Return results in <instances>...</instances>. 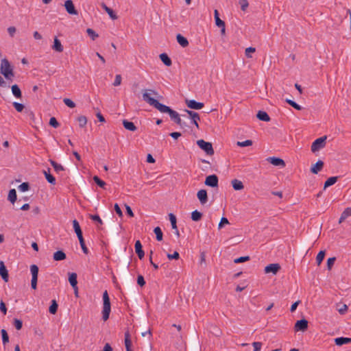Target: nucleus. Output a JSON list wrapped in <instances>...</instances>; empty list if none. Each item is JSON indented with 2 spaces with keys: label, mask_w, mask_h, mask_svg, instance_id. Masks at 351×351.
<instances>
[{
  "label": "nucleus",
  "mask_w": 351,
  "mask_h": 351,
  "mask_svg": "<svg viewBox=\"0 0 351 351\" xmlns=\"http://www.w3.org/2000/svg\"><path fill=\"white\" fill-rule=\"evenodd\" d=\"M197 145L199 148L204 150L207 155L213 156L215 152L211 143L200 139L197 141Z\"/></svg>",
  "instance_id": "nucleus-5"
},
{
  "label": "nucleus",
  "mask_w": 351,
  "mask_h": 351,
  "mask_svg": "<svg viewBox=\"0 0 351 351\" xmlns=\"http://www.w3.org/2000/svg\"><path fill=\"white\" fill-rule=\"evenodd\" d=\"M63 101L66 106L71 108H73L75 107V104L69 98H64L63 99Z\"/></svg>",
  "instance_id": "nucleus-48"
},
{
  "label": "nucleus",
  "mask_w": 351,
  "mask_h": 351,
  "mask_svg": "<svg viewBox=\"0 0 351 351\" xmlns=\"http://www.w3.org/2000/svg\"><path fill=\"white\" fill-rule=\"evenodd\" d=\"M197 196L202 205L205 204L208 202V195L205 189L199 190L197 193Z\"/></svg>",
  "instance_id": "nucleus-13"
},
{
  "label": "nucleus",
  "mask_w": 351,
  "mask_h": 351,
  "mask_svg": "<svg viewBox=\"0 0 351 351\" xmlns=\"http://www.w3.org/2000/svg\"><path fill=\"white\" fill-rule=\"evenodd\" d=\"M79 125L80 127H84L87 123V119L85 116H80L77 118Z\"/></svg>",
  "instance_id": "nucleus-47"
},
{
  "label": "nucleus",
  "mask_w": 351,
  "mask_h": 351,
  "mask_svg": "<svg viewBox=\"0 0 351 351\" xmlns=\"http://www.w3.org/2000/svg\"><path fill=\"white\" fill-rule=\"evenodd\" d=\"M167 258L169 259V260H171V259H176V260H178L180 258V254L178 252H174L173 254H167Z\"/></svg>",
  "instance_id": "nucleus-57"
},
{
  "label": "nucleus",
  "mask_w": 351,
  "mask_h": 351,
  "mask_svg": "<svg viewBox=\"0 0 351 351\" xmlns=\"http://www.w3.org/2000/svg\"><path fill=\"white\" fill-rule=\"evenodd\" d=\"M69 282L72 287H75L77 284V274L76 273H69Z\"/></svg>",
  "instance_id": "nucleus-30"
},
{
  "label": "nucleus",
  "mask_w": 351,
  "mask_h": 351,
  "mask_svg": "<svg viewBox=\"0 0 351 351\" xmlns=\"http://www.w3.org/2000/svg\"><path fill=\"white\" fill-rule=\"evenodd\" d=\"M239 3L243 11H245L248 7L247 0H239Z\"/></svg>",
  "instance_id": "nucleus-58"
},
{
  "label": "nucleus",
  "mask_w": 351,
  "mask_h": 351,
  "mask_svg": "<svg viewBox=\"0 0 351 351\" xmlns=\"http://www.w3.org/2000/svg\"><path fill=\"white\" fill-rule=\"evenodd\" d=\"M154 233L156 234V239L159 241L162 240V232L160 227H156L154 230Z\"/></svg>",
  "instance_id": "nucleus-40"
},
{
  "label": "nucleus",
  "mask_w": 351,
  "mask_h": 351,
  "mask_svg": "<svg viewBox=\"0 0 351 351\" xmlns=\"http://www.w3.org/2000/svg\"><path fill=\"white\" fill-rule=\"evenodd\" d=\"M202 217V214L197 210H194L191 213V219L194 221H199L201 219Z\"/></svg>",
  "instance_id": "nucleus-37"
},
{
  "label": "nucleus",
  "mask_w": 351,
  "mask_h": 351,
  "mask_svg": "<svg viewBox=\"0 0 351 351\" xmlns=\"http://www.w3.org/2000/svg\"><path fill=\"white\" fill-rule=\"evenodd\" d=\"M30 271L32 273V278H38V267L36 265H32L30 267Z\"/></svg>",
  "instance_id": "nucleus-43"
},
{
  "label": "nucleus",
  "mask_w": 351,
  "mask_h": 351,
  "mask_svg": "<svg viewBox=\"0 0 351 351\" xmlns=\"http://www.w3.org/2000/svg\"><path fill=\"white\" fill-rule=\"evenodd\" d=\"M228 223H229V221H228V219L226 217H222L221 219V221H220L219 225H218V228L221 229L224 224H228Z\"/></svg>",
  "instance_id": "nucleus-62"
},
{
  "label": "nucleus",
  "mask_w": 351,
  "mask_h": 351,
  "mask_svg": "<svg viewBox=\"0 0 351 351\" xmlns=\"http://www.w3.org/2000/svg\"><path fill=\"white\" fill-rule=\"evenodd\" d=\"M101 7L108 13L112 20H116L118 19L117 15L115 14L113 10L108 7L104 3H101Z\"/></svg>",
  "instance_id": "nucleus-20"
},
{
  "label": "nucleus",
  "mask_w": 351,
  "mask_h": 351,
  "mask_svg": "<svg viewBox=\"0 0 351 351\" xmlns=\"http://www.w3.org/2000/svg\"><path fill=\"white\" fill-rule=\"evenodd\" d=\"M52 49L54 51H58V52H62L63 51V49H64L63 46L62 45L61 42L60 41V40L57 38V37H56L54 38L53 45L52 46Z\"/></svg>",
  "instance_id": "nucleus-23"
},
{
  "label": "nucleus",
  "mask_w": 351,
  "mask_h": 351,
  "mask_svg": "<svg viewBox=\"0 0 351 351\" xmlns=\"http://www.w3.org/2000/svg\"><path fill=\"white\" fill-rule=\"evenodd\" d=\"M3 343L5 345L9 341L8 335L5 329H2L1 331Z\"/></svg>",
  "instance_id": "nucleus-46"
},
{
  "label": "nucleus",
  "mask_w": 351,
  "mask_h": 351,
  "mask_svg": "<svg viewBox=\"0 0 351 351\" xmlns=\"http://www.w3.org/2000/svg\"><path fill=\"white\" fill-rule=\"evenodd\" d=\"M50 162L56 172L62 171L64 170V167L60 164H58L53 160H50Z\"/></svg>",
  "instance_id": "nucleus-41"
},
{
  "label": "nucleus",
  "mask_w": 351,
  "mask_h": 351,
  "mask_svg": "<svg viewBox=\"0 0 351 351\" xmlns=\"http://www.w3.org/2000/svg\"><path fill=\"white\" fill-rule=\"evenodd\" d=\"M49 125L55 128H57L59 126V123L55 117H51L49 119Z\"/></svg>",
  "instance_id": "nucleus-55"
},
{
  "label": "nucleus",
  "mask_w": 351,
  "mask_h": 351,
  "mask_svg": "<svg viewBox=\"0 0 351 351\" xmlns=\"http://www.w3.org/2000/svg\"><path fill=\"white\" fill-rule=\"evenodd\" d=\"M324 167V162L322 160H318L313 167L311 168V171L317 174L319 171H320Z\"/></svg>",
  "instance_id": "nucleus-21"
},
{
  "label": "nucleus",
  "mask_w": 351,
  "mask_h": 351,
  "mask_svg": "<svg viewBox=\"0 0 351 351\" xmlns=\"http://www.w3.org/2000/svg\"><path fill=\"white\" fill-rule=\"evenodd\" d=\"M326 140V136H322L317 138L311 145V151L313 152H315L320 149L323 148L325 146V141Z\"/></svg>",
  "instance_id": "nucleus-6"
},
{
  "label": "nucleus",
  "mask_w": 351,
  "mask_h": 351,
  "mask_svg": "<svg viewBox=\"0 0 351 351\" xmlns=\"http://www.w3.org/2000/svg\"><path fill=\"white\" fill-rule=\"evenodd\" d=\"M134 247L136 253L137 254L138 258L142 259L145 256V252L142 249L143 247L140 241L138 240L136 241Z\"/></svg>",
  "instance_id": "nucleus-19"
},
{
  "label": "nucleus",
  "mask_w": 351,
  "mask_h": 351,
  "mask_svg": "<svg viewBox=\"0 0 351 351\" xmlns=\"http://www.w3.org/2000/svg\"><path fill=\"white\" fill-rule=\"evenodd\" d=\"M137 283L139 286L143 287L145 285L144 278L141 275H138L137 277Z\"/></svg>",
  "instance_id": "nucleus-60"
},
{
  "label": "nucleus",
  "mask_w": 351,
  "mask_h": 351,
  "mask_svg": "<svg viewBox=\"0 0 351 351\" xmlns=\"http://www.w3.org/2000/svg\"><path fill=\"white\" fill-rule=\"evenodd\" d=\"M18 189L21 192H25V191H28L29 189V183L28 182H23L18 186Z\"/></svg>",
  "instance_id": "nucleus-45"
},
{
  "label": "nucleus",
  "mask_w": 351,
  "mask_h": 351,
  "mask_svg": "<svg viewBox=\"0 0 351 351\" xmlns=\"http://www.w3.org/2000/svg\"><path fill=\"white\" fill-rule=\"evenodd\" d=\"M252 346L254 348V351H260L262 347V343L256 341L252 343Z\"/></svg>",
  "instance_id": "nucleus-59"
},
{
  "label": "nucleus",
  "mask_w": 351,
  "mask_h": 351,
  "mask_svg": "<svg viewBox=\"0 0 351 351\" xmlns=\"http://www.w3.org/2000/svg\"><path fill=\"white\" fill-rule=\"evenodd\" d=\"M160 58L166 66H169L172 64L171 60L166 53H161L160 55Z\"/></svg>",
  "instance_id": "nucleus-33"
},
{
  "label": "nucleus",
  "mask_w": 351,
  "mask_h": 351,
  "mask_svg": "<svg viewBox=\"0 0 351 351\" xmlns=\"http://www.w3.org/2000/svg\"><path fill=\"white\" fill-rule=\"evenodd\" d=\"M324 256H325V251H320L317 254V255L316 256V261H317V263L318 265H319L321 264V263L322 262V261L324 258Z\"/></svg>",
  "instance_id": "nucleus-42"
},
{
  "label": "nucleus",
  "mask_w": 351,
  "mask_h": 351,
  "mask_svg": "<svg viewBox=\"0 0 351 351\" xmlns=\"http://www.w3.org/2000/svg\"><path fill=\"white\" fill-rule=\"evenodd\" d=\"M232 185L234 190L240 191L243 189L244 185L243 182L239 180L234 179L232 180Z\"/></svg>",
  "instance_id": "nucleus-29"
},
{
  "label": "nucleus",
  "mask_w": 351,
  "mask_h": 351,
  "mask_svg": "<svg viewBox=\"0 0 351 351\" xmlns=\"http://www.w3.org/2000/svg\"><path fill=\"white\" fill-rule=\"evenodd\" d=\"M335 343L337 346H341L343 344L351 343V338L338 337L335 339Z\"/></svg>",
  "instance_id": "nucleus-24"
},
{
  "label": "nucleus",
  "mask_w": 351,
  "mask_h": 351,
  "mask_svg": "<svg viewBox=\"0 0 351 351\" xmlns=\"http://www.w3.org/2000/svg\"><path fill=\"white\" fill-rule=\"evenodd\" d=\"M338 180V177L337 176H333V177H330L324 183V189H326L327 187L328 186H330L332 185H333L334 184L336 183V182Z\"/></svg>",
  "instance_id": "nucleus-34"
},
{
  "label": "nucleus",
  "mask_w": 351,
  "mask_h": 351,
  "mask_svg": "<svg viewBox=\"0 0 351 351\" xmlns=\"http://www.w3.org/2000/svg\"><path fill=\"white\" fill-rule=\"evenodd\" d=\"M255 51H256V49L254 47H247L245 49V56L247 58H251L250 53H254V52H255Z\"/></svg>",
  "instance_id": "nucleus-61"
},
{
  "label": "nucleus",
  "mask_w": 351,
  "mask_h": 351,
  "mask_svg": "<svg viewBox=\"0 0 351 351\" xmlns=\"http://www.w3.org/2000/svg\"><path fill=\"white\" fill-rule=\"evenodd\" d=\"M308 328V321L305 319H302L296 322L294 326L295 331H302L304 332Z\"/></svg>",
  "instance_id": "nucleus-7"
},
{
  "label": "nucleus",
  "mask_w": 351,
  "mask_h": 351,
  "mask_svg": "<svg viewBox=\"0 0 351 351\" xmlns=\"http://www.w3.org/2000/svg\"><path fill=\"white\" fill-rule=\"evenodd\" d=\"M58 304L55 300L51 301V304L49 306V311L51 314H56L58 310Z\"/></svg>",
  "instance_id": "nucleus-38"
},
{
  "label": "nucleus",
  "mask_w": 351,
  "mask_h": 351,
  "mask_svg": "<svg viewBox=\"0 0 351 351\" xmlns=\"http://www.w3.org/2000/svg\"><path fill=\"white\" fill-rule=\"evenodd\" d=\"M89 218L96 222L97 229L98 230H103V221L98 215H89Z\"/></svg>",
  "instance_id": "nucleus-17"
},
{
  "label": "nucleus",
  "mask_w": 351,
  "mask_h": 351,
  "mask_svg": "<svg viewBox=\"0 0 351 351\" xmlns=\"http://www.w3.org/2000/svg\"><path fill=\"white\" fill-rule=\"evenodd\" d=\"M218 177L213 174L206 177L205 180V184L211 186V187H217L218 186Z\"/></svg>",
  "instance_id": "nucleus-9"
},
{
  "label": "nucleus",
  "mask_w": 351,
  "mask_h": 351,
  "mask_svg": "<svg viewBox=\"0 0 351 351\" xmlns=\"http://www.w3.org/2000/svg\"><path fill=\"white\" fill-rule=\"evenodd\" d=\"M0 275L5 282L8 281V272L3 261L0 262Z\"/></svg>",
  "instance_id": "nucleus-18"
},
{
  "label": "nucleus",
  "mask_w": 351,
  "mask_h": 351,
  "mask_svg": "<svg viewBox=\"0 0 351 351\" xmlns=\"http://www.w3.org/2000/svg\"><path fill=\"white\" fill-rule=\"evenodd\" d=\"M159 111L162 113H168L171 119L179 125L180 127H184L185 125L182 122L180 114L175 110L170 108L169 106L162 105Z\"/></svg>",
  "instance_id": "nucleus-3"
},
{
  "label": "nucleus",
  "mask_w": 351,
  "mask_h": 351,
  "mask_svg": "<svg viewBox=\"0 0 351 351\" xmlns=\"http://www.w3.org/2000/svg\"><path fill=\"white\" fill-rule=\"evenodd\" d=\"M14 325L15 328H16V330H21L23 326V322L21 320L15 318V319H14Z\"/></svg>",
  "instance_id": "nucleus-51"
},
{
  "label": "nucleus",
  "mask_w": 351,
  "mask_h": 351,
  "mask_svg": "<svg viewBox=\"0 0 351 351\" xmlns=\"http://www.w3.org/2000/svg\"><path fill=\"white\" fill-rule=\"evenodd\" d=\"M125 346L126 351H133L131 349L132 341L130 340V335L128 331L125 332Z\"/></svg>",
  "instance_id": "nucleus-26"
},
{
  "label": "nucleus",
  "mask_w": 351,
  "mask_h": 351,
  "mask_svg": "<svg viewBox=\"0 0 351 351\" xmlns=\"http://www.w3.org/2000/svg\"><path fill=\"white\" fill-rule=\"evenodd\" d=\"M89 36L94 40L99 36V35L94 30L89 28Z\"/></svg>",
  "instance_id": "nucleus-63"
},
{
  "label": "nucleus",
  "mask_w": 351,
  "mask_h": 351,
  "mask_svg": "<svg viewBox=\"0 0 351 351\" xmlns=\"http://www.w3.org/2000/svg\"><path fill=\"white\" fill-rule=\"evenodd\" d=\"M64 6L66 12L69 14H72V15H77V11L75 10L72 0H66V1H65Z\"/></svg>",
  "instance_id": "nucleus-10"
},
{
  "label": "nucleus",
  "mask_w": 351,
  "mask_h": 351,
  "mask_svg": "<svg viewBox=\"0 0 351 351\" xmlns=\"http://www.w3.org/2000/svg\"><path fill=\"white\" fill-rule=\"evenodd\" d=\"M176 39H177V41L178 43L182 47H186L189 45V41L188 40L184 37L183 36H182L181 34H178L177 36H176Z\"/></svg>",
  "instance_id": "nucleus-31"
},
{
  "label": "nucleus",
  "mask_w": 351,
  "mask_h": 351,
  "mask_svg": "<svg viewBox=\"0 0 351 351\" xmlns=\"http://www.w3.org/2000/svg\"><path fill=\"white\" fill-rule=\"evenodd\" d=\"M214 15H215V24H216V25L218 26V27L223 26L225 22L219 19V12L217 11V10H215Z\"/></svg>",
  "instance_id": "nucleus-36"
},
{
  "label": "nucleus",
  "mask_w": 351,
  "mask_h": 351,
  "mask_svg": "<svg viewBox=\"0 0 351 351\" xmlns=\"http://www.w3.org/2000/svg\"><path fill=\"white\" fill-rule=\"evenodd\" d=\"M286 102L298 110H302V107L291 99H287Z\"/></svg>",
  "instance_id": "nucleus-44"
},
{
  "label": "nucleus",
  "mask_w": 351,
  "mask_h": 351,
  "mask_svg": "<svg viewBox=\"0 0 351 351\" xmlns=\"http://www.w3.org/2000/svg\"><path fill=\"white\" fill-rule=\"evenodd\" d=\"M93 180L95 182V183L101 188L105 189V186L106 185V183L101 180L98 176H95L93 178Z\"/></svg>",
  "instance_id": "nucleus-39"
},
{
  "label": "nucleus",
  "mask_w": 351,
  "mask_h": 351,
  "mask_svg": "<svg viewBox=\"0 0 351 351\" xmlns=\"http://www.w3.org/2000/svg\"><path fill=\"white\" fill-rule=\"evenodd\" d=\"M186 105L189 108L195 110H199L204 107L203 103L197 102L193 99L186 101Z\"/></svg>",
  "instance_id": "nucleus-15"
},
{
  "label": "nucleus",
  "mask_w": 351,
  "mask_h": 351,
  "mask_svg": "<svg viewBox=\"0 0 351 351\" xmlns=\"http://www.w3.org/2000/svg\"><path fill=\"white\" fill-rule=\"evenodd\" d=\"M337 311L341 315H344L348 311V306L342 304L339 308H337Z\"/></svg>",
  "instance_id": "nucleus-54"
},
{
  "label": "nucleus",
  "mask_w": 351,
  "mask_h": 351,
  "mask_svg": "<svg viewBox=\"0 0 351 351\" xmlns=\"http://www.w3.org/2000/svg\"><path fill=\"white\" fill-rule=\"evenodd\" d=\"M280 269V265L278 263H272L267 265L265 267L264 271L265 274L271 273L276 275Z\"/></svg>",
  "instance_id": "nucleus-8"
},
{
  "label": "nucleus",
  "mask_w": 351,
  "mask_h": 351,
  "mask_svg": "<svg viewBox=\"0 0 351 351\" xmlns=\"http://www.w3.org/2000/svg\"><path fill=\"white\" fill-rule=\"evenodd\" d=\"M169 220L171 221V228L173 230H174V233L177 236V237H180L179 230L178 229L177 225H176V217L173 213H170L169 215Z\"/></svg>",
  "instance_id": "nucleus-16"
},
{
  "label": "nucleus",
  "mask_w": 351,
  "mask_h": 351,
  "mask_svg": "<svg viewBox=\"0 0 351 351\" xmlns=\"http://www.w3.org/2000/svg\"><path fill=\"white\" fill-rule=\"evenodd\" d=\"M336 261L335 257L329 258L327 261V267L328 270H330Z\"/></svg>",
  "instance_id": "nucleus-52"
},
{
  "label": "nucleus",
  "mask_w": 351,
  "mask_h": 351,
  "mask_svg": "<svg viewBox=\"0 0 351 351\" xmlns=\"http://www.w3.org/2000/svg\"><path fill=\"white\" fill-rule=\"evenodd\" d=\"M73 228H74V230L77 236V238L79 239V241H84V238H83V236H82V230H81V228L80 226V224L78 223V221L77 220H73Z\"/></svg>",
  "instance_id": "nucleus-14"
},
{
  "label": "nucleus",
  "mask_w": 351,
  "mask_h": 351,
  "mask_svg": "<svg viewBox=\"0 0 351 351\" xmlns=\"http://www.w3.org/2000/svg\"><path fill=\"white\" fill-rule=\"evenodd\" d=\"M13 106L14 107L16 110L19 112H22L25 108V106L23 104L18 103V102H14Z\"/></svg>",
  "instance_id": "nucleus-49"
},
{
  "label": "nucleus",
  "mask_w": 351,
  "mask_h": 351,
  "mask_svg": "<svg viewBox=\"0 0 351 351\" xmlns=\"http://www.w3.org/2000/svg\"><path fill=\"white\" fill-rule=\"evenodd\" d=\"M16 192L15 189H11L9 191L8 199L12 203L14 204L16 200Z\"/></svg>",
  "instance_id": "nucleus-35"
},
{
  "label": "nucleus",
  "mask_w": 351,
  "mask_h": 351,
  "mask_svg": "<svg viewBox=\"0 0 351 351\" xmlns=\"http://www.w3.org/2000/svg\"><path fill=\"white\" fill-rule=\"evenodd\" d=\"M341 214L347 219L349 216H351V208H346Z\"/></svg>",
  "instance_id": "nucleus-64"
},
{
  "label": "nucleus",
  "mask_w": 351,
  "mask_h": 351,
  "mask_svg": "<svg viewBox=\"0 0 351 351\" xmlns=\"http://www.w3.org/2000/svg\"><path fill=\"white\" fill-rule=\"evenodd\" d=\"M267 160L274 166H278L282 167H285V161L280 158L269 157L267 158Z\"/></svg>",
  "instance_id": "nucleus-12"
},
{
  "label": "nucleus",
  "mask_w": 351,
  "mask_h": 351,
  "mask_svg": "<svg viewBox=\"0 0 351 351\" xmlns=\"http://www.w3.org/2000/svg\"><path fill=\"white\" fill-rule=\"evenodd\" d=\"M11 90L13 95L17 98L21 99L22 97V93L17 84H14L11 86Z\"/></svg>",
  "instance_id": "nucleus-22"
},
{
  "label": "nucleus",
  "mask_w": 351,
  "mask_h": 351,
  "mask_svg": "<svg viewBox=\"0 0 351 351\" xmlns=\"http://www.w3.org/2000/svg\"><path fill=\"white\" fill-rule=\"evenodd\" d=\"M151 95L157 96L158 93L152 89H145L143 90V99L147 104H149L150 106H154L158 110L160 109V108L162 106V104L160 103L158 100L154 99L151 97Z\"/></svg>",
  "instance_id": "nucleus-1"
},
{
  "label": "nucleus",
  "mask_w": 351,
  "mask_h": 351,
  "mask_svg": "<svg viewBox=\"0 0 351 351\" xmlns=\"http://www.w3.org/2000/svg\"><path fill=\"white\" fill-rule=\"evenodd\" d=\"M43 173L45 174V178L48 181L49 183L54 185L56 184V179L50 173V169H49L48 171H43Z\"/></svg>",
  "instance_id": "nucleus-32"
},
{
  "label": "nucleus",
  "mask_w": 351,
  "mask_h": 351,
  "mask_svg": "<svg viewBox=\"0 0 351 351\" xmlns=\"http://www.w3.org/2000/svg\"><path fill=\"white\" fill-rule=\"evenodd\" d=\"M123 125L124 128L129 131L134 132L136 130V127L135 126L133 122L124 119L123 121Z\"/></svg>",
  "instance_id": "nucleus-28"
},
{
  "label": "nucleus",
  "mask_w": 351,
  "mask_h": 351,
  "mask_svg": "<svg viewBox=\"0 0 351 351\" xmlns=\"http://www.w3.org/2000/svg\"><path fill=\"white\" fill-rule=\"evenodd\" d=\"M237 145L239 147H247L252 145V141L251 140H246L245 141H238Z\"/></svg>",
  "instance_id": "nucleus-50"
},
{
  "label": "nucleus",
  "mask_w": 351,
  "mask_h": 351,
  "mask_svg": "<svg viewBox=\"0 0 351 351\" xmlns=\"http://www.w3.org/2000/svg\"><path fill=\"white\" fill-rule=\"evenodd\" d=\"M66 257V254L62 250L56 252L53 256V259L56 261H63Z\"/></svg>",
  "instance_id": "nucleus-27"
},
{
  "label": "nucleus",
  "mask_w": 351,
  "mask_h": 351,
  "mask_svg": "<svg viewBox=\"0 0 351 351\" xmlns=\"http://www.w3.org/2000/svg\"><path fill=\"white\" fill-rule=\"evenodd\" d=\"M184 112L189 115L190 118L192 120V123L198 128L199 125L197 121L200 120L199 114L196 112L189 110H185Z\"/></svg>",
  "instance_id": "nucleus-11"
},
{
  "label": "nucleus",
  "mask_w": 351,
  "mask_h": 351,
  "mask_svg": "<svg viewBox=\"0 0 351 351\" xmlns=\"http://www.w3.org/2000/svg\"><path fill=\"white\" fill-rule=\"evenodd\" d=\"M111 311L110 302L107 291L103 293V310L102 319L104 321L108 319Z\"/></svg>",
  "instance_id": "nucleus-4"
},
{
  "label": "nucleus",
  "mask_w": 351,
  "mask_h": 351,
  "mask_svg": "<svg viewBox=\"0 0 351 351\" xmlns=\"http://www.w3.org/2000/svg\"><path fill=\"white\" fill-rule=\"evenodd\" d=\"M256 117L261 120V121H270V117L268 115V114L265 112V111H262V110H259L256 114Z\"/></svg>",
  "instance_id": "nucleus-25"
},
{
  "label": "nucleus",
  "mask_w": 351,
  "mask_h": 351,
  "mask_svg": "<svg viewBox=\"0 0 351 351\" xmlns=\"http://www.w3.org/2000/svg\"><path fill=\"white\" fill-rule=\"evenodd\" d=\"M121 75L118 74L115 76V80L113 82V86H119L121 84Z\"/></svg>",
  "instance_id": "nucleus-56"
},
{
  "label": "nucleus",
  "mask_w": 351,
  "mask_h": 351,
  "mask_svg": "<svg viewBox=\"0 0 351 351\" xmlns=\"http://www.w3.org/2000/svg\"><path fill=\"white\" fill-rule=\"evenodd\" d=\"M0 71H1V73L8 80L12 81L14 77V73L13 71V68L11 66L10 62L6 58H3L1 60Z\"/></svg>",
  "instance_id": "nucleus-2"
},
{
  "label": "nucleus",
  "mask_w": 351,
  "mask_h": 351,
  "mask_svg": "<svg viewBox=\"0 0 351 351\" xmlns=\"http://www.w3.org/2000/svg\"><path fill=\"white\" fill-rule=\"evenodd\" d=\"M250 260V256H241L238 258H236L234 259V262L235 263H243V262H245L247 261H249Z\"/></svg>",
  "instance_id": "nucleus-53"
}]
</instances>
